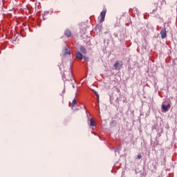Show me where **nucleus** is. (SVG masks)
I'll return each instance as SVG.
<instances>
[{
  "label": "nucleus",
  "instance_id": "f257e3e1",
  "mask_svg": "<svg viewBox=\"0 0 177 177\" xmlns=\"http://www.w3.org/2000/svg\"><path fill=\"white\" fill-rule=\"evenodd\" d=\"M162 5H167V1L165 0H158V3H154L152 4L151 9L153 12H156L158 8L161 9L162 8Z\"/></svg>",
  "mask_w": 177,
  "mask_h": 177
},
{
  "label": "nucleus",
  "instance_id": "f03ea898",
  "mask_svg": "<svg viewBox=\"0 0 177 177\" xmlns=\"http://www.w3.org/2000/svg\"><path fill=\"white\" fill-rule=\"evenodd\" d=\"M63 78H64L66 81H73V73L71 72V69L68 68V71L64 72Z\"/></svg>",
  "mask_w": 177,
  "mask_h": 177
},
{
  "label": "nucleus",
  "instance_id": "7ed1b4c3",
  "mask_svg": "<svg viewBox=\"0 0 177 177\" xmlns=\"http://www.w3.org/2000/svg\"><path fill=\"white\" fill-rule=\"evenodd\" d=\"M113 67L115 68V70H121L122 68V61H117L115 62Z\"/></svg>",
  "mask_w": 177,
  "mask_h": 177
},
{
  "label": "nucleus",
  "instance_id": "20e7f679",
  "mask_svg": "<svg viewBox=\"0 0 177 177\" xmlns=\"http://www.w3.org/2000/svg\"><path fill=\"white\" fill-rule=\"evenodd\" d=\"M160 36L162 39L167 38V28H165V26H164L160 30Z\"/></svg>",
  "mask_w": 177,
  "mask_h": 177
},
{
  "label": "nucleus",
  "instance_id": "39448f33",
  "mask_svg": "<svg viewBox=\"0 0 177 177\" xmlns=\"http://www.w3.org/2000/svg\"><path fill=\"white\" fill-rule=\"evenodd\" d=\"M106 10H103V11H102L101 12H100V17H101V18H100V21H99V23H103V21H104V17H106Z\"/></svg>",
  "mask_w": 177,
  "mask_h": 177
},
{
  "label": "nucleus",
  "instance_id": "423d86ee",
  "mask_svg": "<svg viewBox=\"0 0 177 177\" xmlns=\"http://www.w3.org/2000/svg\"><path fill=\"white\" fill-rule=\"evenodd\" d=\"M171 109V104H168L167 106H165V104L162 105V109L163 113H167L168 110Z\"/></svg>",
  "mask_w": 177,
  "mask_h": 177
},
{
  "label": "nucleus",
  "instance_id": "0eeeda50",
  "mask_svg": "<svg viewBox=\"0 0 177 177\" xmlns=\"http://www.w3.org/2000/svg\"><path fill=\"white\" fill-rule=\"evenodd\" d=\"M64 55H71V51H70V49H68V46H66L64 48V50L62 51Z\"/></svg>",
  "mask_w": 177,
  "mask_h": 177
},
{
  "label": "nucleus",
  "instance_id": "6e6552de",
  "mask_svg": "<svg viewBox=\"0 0 177 177\" xmlns=\"http://www.w3.org/2000/svg\"><path fill=\"white\" fill-rule=\"evenodd\" d=\"M76 58H77L79 60H82V54L80 52L77 51L76 53Z\"/></svg>",
  "mask_w": 177,
  "mask_h": 177
},
{
  "label": "nucleus",
  "instance_id": "1a4fd4ad",
  "mask_svg": "<svg viewBox=\"0 0 177 177\" xmlns=\"http://www.w3.org/2000/svg\"><path fill=\"white\" fill-rule=\"evenodd\" d=\"M64 35L68 38H70V37H71V31H70L69 30H65Z\"/></svg>",
  "mask_w": 177,
  "mask_h": 177
},
{
  "label": "nucleus",
  "instance_id": "9d476101",
  "mask_svg": "<svg viewBox=\"0 0 177 177\" xmlns=\"http://www.w3.org/2000/svg\"><path fill=\"white\" fill-rule=\"evenodd\" d=\"M80 52H82V53H83V55H86V48H85V47H84V46H81Z\"/></svg>",
  "mask_w": 177,
  "mask_h": 177
},
{
  "label": "nucleus",
  "instance_id": "9b49d317",
  "mask_svg": "<svg viewBox=\"0 0 177 177\" xmlns=\"http://www.w3.org/2000/svg\"><path fill=\"white\" fill-rule=\"evenodd\" d=\"M95 125H96V122H95V120H93V119L91 118L90 119V126L95 127Z\"/></svg>",
  "mask_w": 177,
  "mask_h": 177
},
{
  "label": "nucleus",
  "instance_id": "f8f14e48",
  "mask_svg": "<svg viewBox=\"0 0 177 177\" xmlns=\"http://www.w3.org/2000/svg\"><path fill=\"white\" fill-rule=\"evenodd\" d=\"M75 104H77V100L73 99V100L72 101V109L74 108Z\"/></svg>",
  "mask_w": 177,
  "mask_h": 177
},
{
  "label": "nucleus",
  "instance_id": "ddd939ff",
  "mask_svg": "<svg viewBox=\"0 0 177 177\" xmlns=\"http://www.w3.org/2000/svg\"><path fill=\"white\" fill-rule=\"evenodd\" d=\"M173 11L174 12V14L176 15V16H177V6L175 5L174 8H173Z\"/></svg>",
  "mask_w": 177,
  "mask_h": 177
},
{
  "label": "nucleus",
  "instance_id": "4468645a",
  "mask_svg": "<svg viewBox=\"0 0 177 177\" xmlns=\"http://www.w3.org/2000/svg\"><path fill=\"white\" fill-rule=\"evenodd\" d=\"M111 125H117V122L115 120H112L111 122Z\"/></svg>",
  "mask_w": 177,
  "mask_h": 177
},
{
  "label": "nucleus",
  "instance_id": "2eb2a0df",
  "mask_svg": "<svg viewBox=\"0 0 177 177\" xmlns=\"http://www.w3.org/2000/svg\"><path fill=\"white\" fill-rule=\"evenodd\" d=\"M84 60H85L86 62H88V57H84Z\"/></svg>",
  "mask_w": 177,
  "mask_h": 177
},
{
  "label": "nucleus",
  "instance_id": "dca6fc26",
  "mask_svg": "<svg viewBox=\"0 0 177 177\" xmlns=\"http://www.w3.org/2000/svg\"><path fill=\"white\" fill-rule=\"evenodd\" d=\"M137 158H138V160H140V158H142V155H138L137 156Z\"/></svg>",
  "mask_w": 177,
  "mask_h": 177
},
{
  "label": "nucleus",
  "instance_id": "f3484780",
  "mask_svg": "<svg viewBox=\"0 0 177 177\" xmlns=\"http://www.w3.org/2000/svg\"><path fill=\"white\" fill-rule=\"evenodd\" d=\"M94 93H95V96H97L99 95V93H97L96 91H94Z\"/></svg>",
  "mask_w": 177,
  "mask_h": 177
},
{
  "label": "nucleus",
  "instance_id": "a211bd4d",
  "mask_svg": "<svg viewBox=\"0 0 177 177\" xmlns=\"http://www.w3.org/2000/svg\"><path fill=\"white\" fill-rule=\"evenodd\" d=\"M97 96V100H99V94Z\"/></svg>",
  "mask_w": 177,
  "mask_h": 177
},
{
  "label": "nucleus",
  "instance_id": "6ab92c4d",
  "mask_svg": "<svg viewBox=\"0 0 177 177\" xmlns=\"http://www.w3.org/2000/svg\"><path fill=\"white\" fill-rule=\"evenodd\" d=\"M167 27H169V24H167Z\"/></svg>",
  "mask_w": 177,
  "mask_h": 177
},
{
  "label": "nucleus",
  "instance_id": "aec40b11",
  "mask_svg": "<svg viewBox=\"0 0 177 177\" xmlns=\"http://www.w3.org/2000/svg\"><path fill=\"white\" fill-rule=\"evenodd\" d=\"M66 92V90L64 89L63 93Z\"/></svg>",
  "mask_w": 177,
  "mask_h": 177
},
{
  "label": "nucleus",
  "instance_id": "412c9836",
  "mask_svg": "<svg viewBox=\"0 0 177 177\" xmlns=\"http://www.w3.org/2000/svg\"><path fill=\"white\" fill-rule=\"evenodd\" d=\"M78 110H80V106H78Z\"/></svg>",
  "mask_w": 177,
  "mask_h": 177
}]
</instances>
